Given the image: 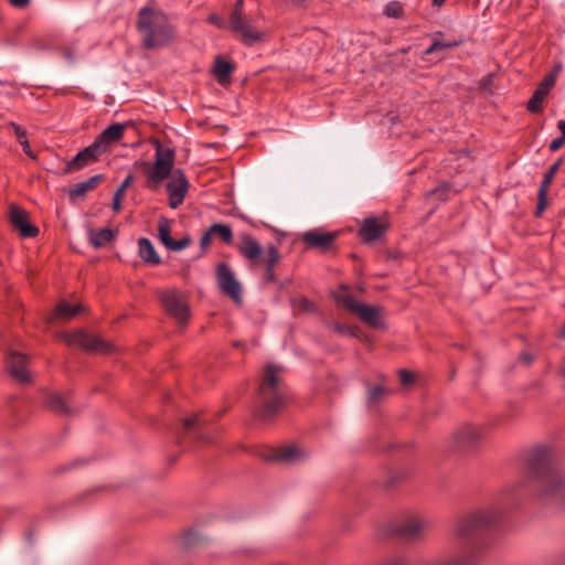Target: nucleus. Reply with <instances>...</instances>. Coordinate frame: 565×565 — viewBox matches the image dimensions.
I'll list each match as a JSON object with an SVG mask.
<instances>
[{"label": "nucleus", "mask_w": 565, "mask_h": 565, "mask_svg": "<svg viewBox=\"0 0 565 565\" xmlns=\"http://www.w3.org/2000/svg\"><path fill=\"white\" fill-rule=\"evenodd\" d=\"M523 483L502 489L493 504L461 519V565H480L482 550L489 544V535L499 530L504 515L518 507Z\"/></svg>", "instance_id": "1"}, {"label": "nucleus", "mask_w": 565, "mask_h": 565, "mask_svg": "<svg viewBox=\"0 0 565 565\" xmlns=\"http://www.w3.org/2000/svg\"><path fill=\"white\" fill-rule=\"evenodd\" d=\"M526 470L540 484L541 498L564 499L565 480L554 466L553 452L546 447H535L526 456Z\"/></svg>", "instance_id": "2"}, {"label": "nucleus", "mask_w": 565, "mask_h": 565, "mask_svg": "<svg viewBox=\"0 0 565 565\" xmlns=\"http://www.w3.org/2000/svg\"><path fill=\"white\" fill-rule=\"evenodd\" d=\"M137 29L141 34L142 47L146 50L162 49L177 39V29L169 15L152 4L139 10Z\"/></svg>", "instance_id": "3"}, {"label": "nucleus", "mask_w": 565, "mask_h": 565, "mask_svg": "<svg viewBox=\"0 0 565 565\" xmlns=\"http://www.w3.org/2000/svg\"><path fill=\"white\" fill-rule=\"evenodd\" d=\"M280 366L267 364L255 399L257 415L267 418L277 413L285 404L286 392Z\"/></svg>", "instance_id": "4"}, {"label": "nucleus", "mask_w": 565, "mask_h": 565, "mask_svg": "<svg viewBox=\"0 0 565 565\" xmlns=\"http://www.w3.org/2000/svg\"><path fill=\"white\" fill-rule=\"evenodd\" d=\"M236 248L252 268H263V280L266 284H273L277 280L275 268L279 264L281 255L276 246L269 245L266 249H263L255 237L243 233L239 235Z\"/></svg>", "instance_id": "5"}, {"label": "nucleus", "mask_w": 565, "mask_h": 565, "mask_svg": "<svg viewBox=\"0 0 565 565\" xmlns=\"http://www.w3.org/2000/svg\"><path fill=\"white\" fill-rule=\"evenodd\" d=\"M154 145V161L152 163L147 161L140 163V168L146 177V188L151 191H157L160 184L169 179L175 170L174 150L163 147L159 141H156Z\"/></svg>", "instance_id": "6"}, {"label": "nucleus", "mask_w": 565, "mask_h": 565, "mask_svg": "<svg viewBox=\"0 0 565 565\" xmlns=\"http://www.w3.org/2000/svg\"><path fill=\"white\" fill-rule=\"evenodd\" d=\"M337 300L341 302L352 313H355L367 326L380 329L383 323V310L379 307L360 303L352 295H339Z\"/></svg>", "instance_id": "7"}, {"label": "nucleus", "mask_w": 565, "mask_h": 565, "mask_svg": "<svg viewBox=\"0 0 565 565\" xmlns=\"http://www.w3.org/2000/svg\"><path fill=\"white\" fill-rule=\"evenodd\" d=\"M429 521L424 516L411 513L401 519L393 527V532L407 541H420L426 536Z\"/></svg>", "instance_id": "8"}, {"label": "nucleus", "mask_w": 565, "mask_h": 565, "mask_svg": "<svg viewBox=\"0 0 565 565\" xmlns=\"http://www.w3.org/2000/svg\"><path fill=\"white\" fill-rule=\"evenodd\" d=\"M167 313L180 324H185L190 318V309L183 295L175 290H166L160 296Z\"/></svg>", "instance_id": "9"}, {"label": "nucleus", "mask_w": 565, "mask_h": 565, "mask_svg": "<svg viewBox=\"0 0 565 565\" xmlns=\"http://www.w3.org/2000/svg\"><path fill=\"white\" fill-rule=\"evenodd\" d=\"M216 281L223 295L231 298L235 303L242 302L241 282L236 279L235 274L227 264L221 263L217 265Z\"/></svg>", "instance_id": "10"}, {"label": "nucleus", "mask_w": 565, "mask_h": 565, "mask_svg": "<svg viewBox=\"0 0 565 565\" xmlns=\"http://www.w3.org/2000/svg\"><path fill=\"white\" fill-rule=\"evenodd\" d=\"M63 339L68 345H77L87 351L109 353L113 349L110 343L84 331L65 333Z\"/></svg>", "instance_id": "11"}, {"label": "nucleus", "mask_w": 565, "mask_h": 565, "mask_svg": "<svg viewBox=\"0 0 565 565\" xmlns=\"http://www.w3.org/2000/svg\"><path fill=\"white\" fill-rule=\"evenodd\" d=\"M189 181L181 169H175L166 185L171 209L179 207L189 191Z\"/></svg>", "instance_id": "12"}, {"label": "nucleus", "mask_w": 565, "mask_h": 565, "mask_svg": "<svg viewBox=\"0 0 565 565\" xmlns=\"http://www.w3.org/2000/svg\"><path fill=\"white\" fill-rule=\"evenodd\" d=\"M390 227L386 214L365 217L359 228V237L364 243L379 239Z\"/></svg>", "instance_id": "13"}, {"label": "nucleus", "mask_w": 565, "mask_h": 565, "mask_svg": "<svg viewBox=\"0 0 565 565\" xmlns=\"http://www.w3.org/2000/svg\"><path fill=\"white\" fill-rule=\"evenodd\" d=\"M103 154L104 153L98 148V146L95 145V142H93L90 146L81 150L72 160H70L66 163V166L64 168V172L65 173L77 172V171L84 169L85 167L98 161Z\"/></svg>", "instance_id": "14"}, {"label": "nucleus", "mask_w": 565, "mask_h": 565, "mask_svg": "<svg viewBox=\"0 0 565 565\" xmlns=\"http://www.w3.org/2000/svg\"><path fill=\"white\" fill-rule=\"evenodd\" d=\"M231 29L239 34L242 42L245 45H253L254 43L262 42L264 33L257 30L253 24L252 20L245 17L230 21Z\"/></svg>", "instance_id": "15"}, {"label": "nucleus", "mask_w": 565, "mask_h": 565, "mask_svg": "<svg viewBox=\"0 0 565 565\" xmlns=\"http://www.w3.org/2000/svg\"><path fill=\"white\" fill-rule=\"evenodd\" d=\"M10 222L20 231L23 237H35L39 235V228L29 222L28 212L15 204L10 205Z\"/></svg>", "instance_id": "16"}, {"label": "nucleus", "mask_w": 565, "mask_h": 565, "mask_svg": "<svg viewBox=\"0 0 565 565\" xmlns=\"http://www.w3.org/2000/svg\"><path fill=\"white\" fill-rule=\"evenodd\" d=\"M126 130L125 124L115 122L104 129L94 140L103 153L109 151L110 146L120 141Z\"/></svg>", "instance_id": "17"}, {"label": "nucleus", "mask_w": 565, "mask_h": 565, "mask_svg": "<svg viewBox=\"0 0 565 565\" xmlns=\"http://www.w3.org/2000/svg\"><path fill=\"white\" fill-rule=\"evenodd\" d=\"M7 367L11 376L20 383H28L30 381V373L28 371V359L25 355L11 352L7 356Z\"/></svg>", "instance_id": "18"}, {"label": "nucleus", "mask_w": 565, "mask_h": 565, "mask_svg": "<svg viewBox=\"0 0 565 565\" xmlns=\"http://www.w3.org/2000/svg\"><path fill=\"white\" fill-rule=\"evenodd\" d=\"M337 233H329L315 228L302 234V241L309 248H319L322 250L329 249Z\"/></svg>", "instance_id": "19"}, {"label": "nucleus", "mask_w": 565, "mask_h": 565, "mask_svg": "<svg viewBox=\"0 0 565 565\" xmlns=\"http://www.w3.org/2000/svg\"><path fill=\"white\" fill-rule=\"evenodd\" d=\"M158 236L161 243L170 250L184 249L190 244V238L184 237L179 241H174L171 237L170 222L167 218H161L158 224Z\"/></svg>", "instance_id": "20"}, {"label": "nucleus", "mask_w": 565, "mask_h": 565, "mask_svg": "<svg viewBox=\"0 0 565 565\" xmlns=\"http://www.w3.org/2000/svg\"><path fill=\"white\" fill-rule=\"evenodd\" d=\"M481 438V428L470 424L461 426V454L473 451L478 447Z\"/></svg>", "instance_id": "21"}, {"label": "nucleus", "mask_w": 565, "mask_h": 565, "mask_svg": "<svg viewBox=\"0 0 565 565\" xmlns=\"http://www.w3.org/2000/svg\"><path fill=\"white\" fill-rule=\"evenodd\" d=\"M44 405L47 409L60 415H72L73 411L68 405V397L57 392H50L45 397Z\"/></svg>", "instance_id": "22"}, {"label": "nucleus", "mask_w": 565, "mask_h": 565, "mask_svg": "<svg viewBox=\"0 0 565 565\" xmlns=\"http://www.w3.org/2000/svg\"><path fill=\"white\" fill-rule=\"evenodd\" d=\"M234 64L224 60L222 56H217L213 66V75L217 83L222 86L231 84V75L234 72Z\"/></svg>", "instance_id": "23"}, {"label": "nucleus", "mask_w": 565, "mask_h": 565, "mask_svg": "<svg viewBox=\"0 0 565 565\" xmlns=\"http://www.w3.org/2000/svg\"><path fill=\"white\" fill-rule=\"evenodd\" d=\"M182 434L184 437L189 436L190 438L199 441H210V439L202 433L200 415H193L183 420Z\"/></svg>", "instance_id": "24"}, {"label": "nucleus", "mask_w": 565, "mask_h": 565, "mask_svg": "<svg viewBox=\"0 0 565 565\" xmlns=\"http://www.w3.org/2000/svg\"><path fill=\"white\" fill-rule=\"evenodd\" d=\"M104 179L105 177L103 174L90 177L86 181L75 184L71 189L70 195L75 198L84 196L87 192L95 190L104 181Z\"/></svg>", "instance_id": "25"}, {"label": "nucleus", "mask_w": 565, "mask_h": 565, "mask_svg": "<svg viewBox=\"0 0 565 565\" xmlns=\"http://www.w3.org/2000/svg\"><path fill=\"white\" fill-rule=\"evenodd\" d=\"M138 246L139 255L145 263L150 265H159L161 263L159 255L157 254L152 243L148 238H140L138 241Z\"/></svg>", "instance_id": "26"}, {"label": "nucleus", "mask_w": 565, "mask_h": 565, "mask_svg": "<svg viewBox=\"0 0 565 565\" xmlns=\"http://www.w3.org/2000/svg\"><path fill=\"white\" fill-rule=\"evenodd\" d=\"M81 310L82 307L79 305H71L70 302L62 301L55 307L54 313L49 320H70L74 316H76Z\"/></svg>", "instance_id": "27"}, {"label": "nucleus", "mask_w": 565, "mask_h": 565, "mask_svg": "<svg viewBox=\"0 0 565 565\" xmlns=\"http://www.w3.org/2000/svg\"><path fill=\"white\" fill-rule=\"evenodd\" d=\"M302 457L303 455L298 447L289 445L275 449L273 455L270 456V459L279 461H294Z\"/></svg>", "instance_id": "28"}, {"label": "nucleus", "mask_w": 565, "mask_h": 565, "mask_svg": "<svg viewBox=\"0 0 565 565\" xmlns=\"http://www.w3.org/2000/svg\"><path fill=\"white\" fill-rule=\"evenodd\" d=\"M114 232L110 228H102L89 232V241L94 247H104L114 238Z\"/></svg>", "instance_id": "29"}, {"label": "nucleus", "mask_w": 565, "mask_h": 565, "mask_svg": "<svg viewBox=\"0 0 565 565\" xmlns=\"http://www.w3.org/2000/svg\"><path fill=\"white\" fill-rule=\"evenodd\" d=\"M547 94L536 88L526 103V109L531 114H541L543 111V102Z\"/></svg>", "instance_id": "30"}, {"label": "nucleus", "mask_w": 565, "mask_h": 565, "mask_svg": "<svg viewBox=\"0 0 565 565\" xmlns=\"http://www.w3.org/2000/svg\"><path fill=\"white\" fill-rule=\"evenodd\" d=\"M210 234L218 235L226 244H231L233 242V232L228 225L213 224L210 227Z\"/></svg>", "instance_id": "31"}, {"label": "nucleus", "mask_w": 565, "mask_h": 565, "mask_svg": "<svg viewBox=\"0 0 565 565\" xmlns=\"http://www.w3.org/2000/svg\"><path fill=\"white\" fill-rule=\"evenodd\" d=\"M563 163V160L562 159H558L557 161H555L548 169L547 171L544 173L543 175V180L541 182V188H544V189H550V185L551 183L553 182L558 169L561 168Z\"/></svg>", "instance_id": "32"}, {"label": "nucleus", "mask_w": 565, "mask_h": 565, "mask_svg": "<svg viewBox=\"0 0 565 565\" xmlns=\"http://www.w3.org/2000/svg\"><path fill=\"white\" fill-rule=\"evenodd\" d=\"M547 193H548V189H544V188L540 186L539 192H537V204H536V209L534 211V215L536 217H541L548 205Z\"/></svg>", "instance_id": "33"}, {"label": "nucleus", "mask_w": 565, "mask_h": 565, "mask_svg": "<svg viewBox=\"0 0 565 565\" xmlns=\"http://www.w3.org/2000/svg\"><path fill=\"white\" fill-rule=\"evenodd\" d=\"M294 308L298 312H315L317 310L315 302L305 297L295 299Z\"/></svg>", "instance_id": "34"}, {"label": "nucleus", "mask_w": 565, "mask_h": 565, "mask_svg": "<svg viewBox=\"0 0 565 565\" xmlns=\"http://www.w3.org/2000/svg\"><path fill=\"white\" fill-rule=\"evenodd\" d=\"M456 42H441L439 40H434L433 44L424 52V56H428L433 53H436L441 50H446L452 46H456Z\"/></svg>", "instance_id": "35"}, {"label": "nucleus", "mask_w": 565, "mask_h": 565, "mask_svg": "<svg viewBox=\"0 0 565 565\" xmlns=\"http://www.w3.org/2000/svg\"><path fill=\"white\" fill-rule=\"evenodd\" d=\"M384 14L391 18H399L403 15V7L398 1H391L385 6Z\"/></svg>", "instance_id": "36"}, {"label": "nucleus", "mask_w": 565, "mask_h": 565, "mask_svg": "<svg viewBox=\"0 0 565 565\" xmlns=\"http://www.w3.org/2000/svg\"><path fill=\"white\" fill-rule=\"evenodd\" d=\"M333 330L338 333L348 334L351 337H356L358 332H359L358 327H352V326L342 324V323H334Z\"/></svg>", "instance_id": "37"}, {"label": "nucleus", "mask_w": 565, "mask_h": 565, "mask_svg": "<svg viewBox=\"0 0 565 565\" xmlns=\"http://www.w3.org/2000/svg\"><path fill=\"white\" fill-rule=\"evenodd\" d=\"M556 81V74H547L544 76L543 81L540 83L537 88L545 94H548L551 88L554 86Z\"/></svg>", "instance_id": "38"}, {"label": "nucleus", "mask_w": 565, "mask_h": 565, "mask_svg": "<svg viewBox=\"0 0 565 565\" xmlns=\"http://www.w3.org/2000/svg\"><path fill=\"white\" fill-rule=\"evenodd\" d=\"M386 394V391L383 386L376 385L373 388L369 391V401L371 403H376L380 401L384 395Z\"/></svg>", "instance_id": "39"}, {"label": "nucleus", "mask_w": 565, "mask_h": 565, "mask_svg": "<svg viewBox=\"0 0 565 565\" xmlns=\"http://www.w3.org/2000/svg\"><path fill=\"white\" fill-rule=\"evenodd\" d=\"M244 0H236L233 11L230 15V21L237 20L244 17L243 14Z\"/></svg>", "instance_id": "40"}, {"label": "nucleus", "mask_w": 565, "mask_h": 565, "mask_svg": "<svg viewBox=\"0 0 565 565\" xmlns=\"http://www.w3.org/2000/svg\"><path fill=\"white\" fill-rule=\"evenodd\" d=\"M9 126L13 129L19 143L23 142V140H28L26 131L21 126L14 122H10Z\"/></svg>", "instance_id": "41"}, {"label": "nucleus", "mask_w": 565, "mask_h": 565, "mask_svg": "<svg viewBox=\"0 0 565 565\" xmlns=\"http://www.w3.org/2000/svg\"><path fill=\"white\" fill-rule=\"evenodd\" d=\"M399 380H401V383L405 386L414 383L415 381V375L414 373H412L411 371H407V370H401L399 371Z\"/></svg>", "instance_id": "42"}, {"label": "nucleus", "mask_w": 565, "mask_h": 565, "mask_svg": "<svg viewBox=\"0 0 565 565\" xmlns=\"http://www.w3.org/2000/svg\"><path fill=\"white\" fill-rule=\"evenodd\" d=\"M132 182H134V175L132 174H128L125 178V180L121 182L120 186L117 189L115 194L124 196L126 190L131 185Z\"/></svg>", "instance_id": "43"}, {"label": "nucleus", "mask_w": 565, "mask_h": 565, "mask_svg": "<svg viewBox=\"0 0 565 565\" xmlns=\"http://www.w3.org/2000/svg\"><path fill=\"white\" fill-rule=\"evenodd\" d=\"M435 565H459V556L457 554L445 556L437 561Z\"/></svg>", "instance_id": "44"}, {"label": "nucleus", "mask_w": 565, "mask_h": 565, "mask_svg": "<svg viewBox=\"0 0 565 565\" xmlns=\"http://www.w3.org/2000/svg\"><path fill=\"white\" fill-rule=\"evenodd\" d=\"M406 558L402 555H394L385 559L383 565H406Z\"/></svg>", "instance_id": "45"}, {"label": "nucleus", "mask_w": 565, "mask_h": 565, "mask_svg": "<svg viewBox=\"0 0 565 565\" xmlns=\"http://www.w3.org/2000/svg\"><path fill=\"white\" fill-rule=\"evenodd\" d=\"M564 143H565V139H563L562 137H558V138L552 140L548 148L551 151H556V150L561 149Z\"/></svg>", "instance_id": "46"}, {"label": "nucleus", "mask_w": 565, "mask_h": 565, "mask_svg": "<svg viewBox=\"0 0 565 565\" xmlns=\"http://www.w3.org/2000/svg\"><path fill=\"white\" fill-rule=\"evenodd\" d=\"M492 74H488L480 81V87L484 90H490V86L492 85Z\"/></svg>", "instance_id": "47"}, {"label": "nucleus", "mask_w": 565, "mask_h": 565, "mask_svg": "<svg viewBox=\"0 0 565 565\" xmlns=\"http://www.w3.org/2000/svg\"><path fill=\"white\" fill-rule=\"evenodd\" d=\"M122 198L124 196L114 194L111 207H113L115 213H118L121 210V200H122Z\"/></svg>", "instance_id": "48"}, {"label": "nucleus", "mask_w": 565, "mask_h": 565, "mask_svg": "<svg viewBox=\"0 0 565 565\" xmlns=\"http://www.w3.org/2000/svg\"><path fill=\"white\" fill-rule=\"evenodd\" d=\"M30 0H10V4L14 8L24 9L29 6Z\"/></svg>", "instance_id": "49"}, {"label": "nucleus", "mask_w": 565, "mask_h": 565, "mask_svg": "<svg viewBox=\"0 0 565 565\" xmlns=\"http://www.w3.org/2000/svg\"><path fill=\"white\" fill-rule=\"evenodd\" d=\"M207 22L216 25L217 28H222V25H223L221 18L216 14H210L207 18Z\"/></svg>", "instance_id": "50"}, {"label": "nucleus", "mask_w": 565, "mask_h": 565, "mask_svg": "<svg viewBox=\"0 0 565 565\" xmlns=\"http://www.w3.org/2000/svg\"><path fill=\"white\" fill-rule=\"evenodd\" d=\"M20 145L22 146L23 151H24V153H25L28 157H30V158H32V159H34V158H35V156L33 154V152H32V150H31V147H30V142H29V140H23V142H21Z\"/></svg>", "instance_id": "51"}, {"label": "nucleus", "mask_w": 565, "mask_h": 565, "mask_svg": "<svg viewBox=\"0 0 565 565\" xmlns=\"http://www.w3.org/2000/svg\"><path fill=\"white\" fill-rule=\"evenodd\" d=\"M520 361L525 364V365H529L533 362V356L532 354L530 353H526V352H522L519 356Z\"/></svg>", "instance_id": "52"}, {"label": "nucleus", "mask_w": 565, "mask_h": 565, "mask_svg": "<svg viewBox=\"0 0 565 565\" xmlns=\"http://www.w3.org/2000/svg\"><path fill=\"white\" fill-rule=\"evenodd\" d=\"M213 234H210V230L201 237V246L202 247H206L210 245V242H211V236Z\"/></svg>", "instance_id": "53"}, {"label": "nucleus", "mask_w": 565, "mask_h": 565, "mask_svg": "<svg viewBox=\"0 0 565 565\" xmlns=\"http://www.w3.org/2000/svg\"><path fill=\"white\" fill-rule=\"evenodd\" d=\"M557 128L559 129V131L562 132V138L565 139V121L564 120H559L558 124H557Z\"/></svg>", "instance_id": "54"}, {"label": "nucleus", "mask_w": 565, "mask_h": 565, "mask_svg": "<svg viewBox=\"0 0 565 565\" xmlns=\"http://www.w3.org/2000/svg\"><path fill=\"white\" fill-rule=\"evenodd\" d=\"M557 338L565 339V322H564L563 328L558 331Z\"/></svg>", "instance_id": "55"}, {"label": "nucleus", "mask_w": 565, "mask_h": 565, "mask_svg": "<svg viewBox=\"0 0 565 565\" xmlns=\"http://www.w3.org/2000/svg\"><path fill=\"white\" fill-rule=\"evenodd\" d=\"M561 68H562V65L557 64V65L554 66L553 71L550 74H556V76H557L559 71H561Z\"/></svg>", "instance_id": "56"}, {"label": "nucleus", "mask_w": 565, "mask_h": 565, "mask_svg": "<svg viewBox=\"0 0 565 565\" xmlns=\"http://www.w3.org/2000/svg\"><path fill=\"white\" fill-rule=\"evenodd\" d=\"M446 0H433V4L436 6V7H440L444 4Z\"/></svg>", "instance_id": "57"}, {"label": "nucleus", "mask_w": 565, "mask_h": 565, "mask_svg": "<svg viewBox=\"0 0 565 565\" xmlns=\"http://www.w3.org/2000/svg\"><path fill=\"white\" fill-rule=\"evenodd\" d=\"M439 192H440L439 190H436V191H434V193H433V194H436V195H437Z\"/></svg>", "instance_id": "58"}]
</instances>
